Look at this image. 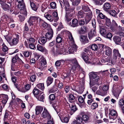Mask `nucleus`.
I'll use <instances>...</instances> for the list:
<instances>
[{
    "instance_id": "6e6d98bb",
    "label": "nucleus",
    "mask_w": 124,
    "mask_h": 124,
    "mask_svg": "<svg viewBox=\"0 0 124 124\" xmlns=\"http://www.w3.org/2000/svg\"><path fill=\"white\" fill-rule=\"evenodd\" d=\"M18 58H19L17 56H15L13 57L12 60V63H18L17 60Z\"/></svg>"
},
{
    "instance_id": "423d86ee",
    "label": "nucleus",
    "mask_w": 124,
    "mask_h": 124,
    "mask_svg": "<svg viewBox=\"0 0 124 124\" xmlns=\"http://www.w3.org/2000/svg\"><path fill=\"white\" fill-rule=\"evenodd\" d=\"M60 3L61 8H63L64 6H65L66 11H73L74 9V8H70V5L69 3L68 2L63 3L62 1H60Z\"/></svg>"
},
{
    "instance_id": "603ef678",
    "label": "nucleus",
    "mask_w": 124,
    "mask_h": 124,
    "mask_svg": "<svg viewBox=\"0 0 124 124\" xmlns=\"http://www.w3.org/2000/svg\"><path fill=\"white\" fill-rule=\"evenodd\" d=\"M109 13L113 16L116 17H117L116 15V13L114 10L110 11L109 12Z\"/></svg>"
},
{
    "instance_id": "6e6552de",
    "label": "nucleus",
    "mask_w": 124,
    "mask_h": 124,
    "mask_svg": "<svg viewBox=\"0 0 124 124\" xmlns=\"http://www.w3.org/2000/svg\"><path fill=\"white\" fill-rule=\"evenodd\" d=\"M40 62L38 66L39 68L41 70H43L45 68V65L46 64V59L44 57H42L40 59Z\"/></svg>"
},
{
    "instance_id": "f3484780",
    "label": "nucleus",
    "mask_w": 124,
    "mask_h": 124,
    "mask_svg": "<svg viewBox=\"0 0 124 124\" xmlns=\"http://www.w3.org/2000/svg\"><path fill=\"white\" fill-rule=\"evenodd\" d=\"M89 31L88 28L85 26L81 27V30L79 31V33L80 34H83Z\"/></svg>"
},
{
    "instance_id": "e2e57ef3",
    "label": "nucleus",
    "mask_w": 124,
    "mask_h": 124,
    "mask_svg": "<svg viewBox=\"0 0 124 124\" xmlns=\"http://www.w3.org/2000/svg\"><path fill=\"white\" fill-rule=\"evenodd\" d=\"M98 105L96 103H93L92 105L91 108L92 109H94L98 107Z\"/></svg>"
},
{
    "instance_id": "b1692460",
    "label": "nucleus",
    "mask_w": 124,
    "mask_h": 124,
    "mask_svg": "<svg viewBox=\"0 0 124 124\" xmlns=\"http://www.w3.org/2000/svg\"><path fill=\"white\" fill-rule=\"evenodd\" d=\"M44 16L50 22H52L54 20L53 17L51 15L47 13H45L44 15Z\"/></svg>"
},
{
    "instance_id": "393cba45",
    "label": "nucleus",
    "mask_w": 124,
    "mask_h": 124,
    "mask_svg": "<svg viewBox=\"0 0 124 124\" xmlns=\"http://www.w3.org/2000/svg\"><path fill=\"white\" fill-rule=\"evenodd\" d=\"M58 88L55 85H54L52 87L50 88L49 90V93H54L57 91Z\"/></svg>"
},
{
    "instance_id": "2f4dec72",
    "label": "nucleus",
    "mask_w": 124,
    "mask_h": 124,
    "mask_svg": "<svg viewBox=\"0 0 124 124\" xmlns=\"http://www.w3.org/2000/svg\"><path fill=\"white\" fill-rule=\"evenodd\" d=\"M82 57L84 61L86 62H88L89 58L88 56L84 52H83L82 53Z\"/></svg>"
},
{
    "instance_id": "13d9d810",
    "label": "nucleus",
    "mask_w": 124,
    "mask_h": 124,
    "mask_svg": "<svg viewBox=\"0 0 124 124\" xmlns=\"http://www.w3.org/2000/svg\"><path fill=\"white\" fill-rule=\"evenodd\" d=\"M20 10V13L23 15L26 16L27 15V13L25 8Z\"/></svg>"
},
{
    "instance_id": "a211bd4d",
    "label": "nucleus",
    "mask_w": 124,
    "mask_h": 124,
    "mask_svg": "<svg viewBox=\"0 0 124 124\" xmlns=\"http://www.w3.org/2000/svg\"><path fill=\"white\" fill-rule=\"evenodd\" d=\"M80 40L82 42V43L85 44L89 43V42L87 39V36L81 35L80 36Z\"/></svg>"
},
{
    "instance_id": "8fccbe9b",
    "label": "nucleus",
    "mask_w": 124,
    "mask_h": 124,
    "mask_svg": "<svg viewBox=\"0 0 124 124\" xmlns=\"http://www.w3.org/2000/svg\"><path fill=\"white\" fill-rule=\"evenodd\" d=\"M19 41L16 39L14 38L12 40V41L10 43V44L11 45H15L18 43Z\"/></svg>"
},
{
    "instance_id": "37998d69",
    "label": "nucleus",
    "mask_w": 124,
    "mask_h": 124,
    "mask_svg": "<svg viewBox=\"0 0 124 124\" xmlns=\"http://www.w3.org/2000/svg\"><path fill=\"white\" fill-rule=\"evenodd\" d=\"M30 5L32 9L35 11H36L38 9V7L36 6L35 3L33 2L30 1Z\"/></svg>"
},
{
    "instance_id": "bf43d9fd",
    "label": "nucleus",
    "mask_w": 124,
    "mask_h": 124,
    "mask_svg": "<svg viewBox=\"0 0 124 124\" xmlns=\"http://www.w3.org/2000/svg\"><path fill=\"white\" fill-rule=\"evenodd\" d=\"M56 41L57 43H60L62 41V39L59 36H57L56 39Z\"/></svg>"
},
{
    "instance_id": "69168bd1",
    "label": "nucleus",
    "mask_w": 124,
    "mask_h": 124,
    "mask_svg": "<svg viewBox=\"0 0 124 124\" xmlns=\"http://www.w3.org/2000/svg\"><path fill=\"white\" fill-rule=\"evenodd\" d=\"M36 79V77L35 75H32L30 78L31 81L32 82H34Z\"/></svg>"
},
{
    "instance_id": "09e8293b",
    "label": "nucleus",
    "mask_w": 124,
    "mask_h": 124,
    "mask_svg": "<svg viewBox=\"0 0 124 124\" xmlns=\"http://www.w3.org/2000/svg\"><path fill=\"white\" fill-rule=\"evenodd\" d=\"M28 42L29 44L36 43L37 41L34 38H30L28 40Z\"/></svg>"
},
{
    "instance_id": "cd10ccee",
    "label": "nucleus",
    "mask_w": 124,
    "mask_h": 124,
    "mask_svg": "<svg viewBox=\"0 0 124 124\" xmlns=\"http://www.w3.org/2000/svg\"><path fill=\"white\" fill-rule=\"evenodd\" d=\"M40 92H42L40 91L36 87H35L34 88L32 92L33 93L35 97H36L40 93Z\"/></svg>"
},
{
    "instance_id": "864d4df0",
    "label": "nucleus",
    "mask_w": 124,
    "mask_h": 124,
    "mask_svg": "<svg viewBox=\"0 0 124 124\" xmlns=\"http://www.w3.org/2000/svg\"><path fill=\"white\" fill-rule=\"evenodd\" d=\"M105 19V20L106 25L108 27L110 26L111 24V22L110 19L107 17Z\"/></svg>"
},
{
    "instance_id": "58836bf2",
    "label": "nucleus",
    "mask_w": 124,
    "mask_h": 124,
    "mask_svg": "<svg viewBox=\"0 0 124 124\" xmlns=\"http://www.w3.org/2000/svg\"><path fill=\"white\" fill-rule=\"evenodd\" d=\"M69 102L72 103L75 101V98L74 95L72 94H70L69 97Z\"/></svg>"
},
{
    "instance_id": "9b49d317",
    "label": "nucleus",
    "mask_w": 124,
    "mask_h": 124,
    "mask_svg": "<svg viewBox=\"0 0 124 124\" xmlns=\"http://www.w3.org/2000/svg\"><path fill=\"white\" fill-rule=\"evenodd\" d=\"M42 117L46 118L47 119H51V116L45 108H44V110L43 113L42 114Z\"/></svg>"
},
{
    "instance_id": "4be33fe9",
    "label": "nucleus",
    "mask_w": 124,
    "mask_h": 124,
    "mask_svg": "<svg viewBox=\"0 0 124 124\" xmlns=\"http://www.w3.org/2000/svg\"><path fill=\"white\" fill-rule=\"evenodd\" d=\"M111 7V5L109 3L106 2L104 4L103 8L105 11H108L110 9Z\"/></svg>"
},
{
    "instance_id": "c85d7f7f",
    "label": "nucleus",
    "mask_w": 124,
    "mask_h": 124,
    "mask_svg": "<svg viewBox=\"0 0 124 124\" xmlns=\"http://www.w3.org/2000/svg\"><path fill=\"white\" fill-rule=\"evenodd\" d=\"M39 20H40L39 23H38L40 25L41 24V26L44 28H47L48 26L47 23L43 21L41 18L39 19Z\"/></svg>"
},
{
    "instance_id": "5fc2aeb1",
    "label": "nucleus",
    "mask_w": 124,
    "mask_h": 124,
    "mask_svg": "<svg viewBox=\"0 0 124 124\" xmlns=\"http://www.w3.org/2000/svg\"><path fill=\"white\" fill-rule=\"evenodd\" d=\"M100 32L101 34L104 37L107 33L106 30L103 28H102L101 29Z\"/></svg>"
},
{
    "instance_id": "f704fd0d",
    "label": "nucleus",
    "mask_w": 124,
    "mask_h": 124,
    "mask_svg": "<svg viewBox=\"0 0 124 124\" xmlns=\"http://www.w3.org/2000/svg\"><path fill=\"white\" fill-rule=\"evenodd\" d=\"M70 106L71 107L70 105H71V111L73 112H74L77 109V108L76 107V106L75 105L74 103H71L70 104Z\"/></svg>"
},
{
    "instance_id": "7c9ffc66",
    "label": "nucleus",
    "mask_w": 124,
    "mask_h": 124,
    "mask_svg": "<svg viewBox=\"0 0 124 124\" xmlns=\"http://www.w3.org/2000/svg\"><path fill=\"white\" fill-rule=\"evenodd\" d=\"M53 81V78L49 76L47 77L46 83L47 86L51 84Z\"/></svg>"
},
{
    "instance_id": "4c0bfd02",
    "label": "nucleus",
    "mask_w": 124,
    "mask_h": 124,
    "mask_svg": "<svg viewBox=\"0 0 124 124\" xmlns=\"http://www.w3.org/2000/svg\"><path fill=\"white\" fill-rule=\"evenodd\" d=\"M3 9L5 11H8L10 9V7L7 4H4L2 6Z\"/></svg>"
},
{
    "instance_id": "c756f323",
    "label": "nucleus",
    "mask_w": 124,
    "mask_h": 124,
    "mask_svg": "<svg viewBox=\"0 0 124 124\" xmlns=\"http://www.w3.org/2000/svg\"><path fill=\"white\" fill-rule=\"evenodd\" d=\"M67 34L68 38L71 41L70 42L71 43H74V40L72 33L69 31H68L67 32Z\"/></svg>"
},
{
    "instance_id": "052dcab7",
    "label": "nucleus",
    "mask_w": 124,
    "mask_h": 124,
    "mask_svg": "<svg viewBox=\"0 0 124 124\" xmlns=\"http://www.w3.org/2000/svg\"><path fill=\"white\" fill-rule=\"evenodd\" d=\"M63 79L68 78H69L70 76V74L69 73H64L63 75Z\"/></svg>"
},
{
    "instance_id": "1a4fd4ad",
    "label": "nucleus",
    "mask_w": 124,
    "mask_h": 124,
    "mask_svg": "<svg viewBox=\"0 0 124 124\" xmlns=\"http://www.w3.org/2000/svg\"><path fill=\"white\" fill-rule=\"evenodd\" d=\"M88 37L90 40H93L95 38L96 35V32L94 29L92 30L88 33Z\"/></svg>"
},
{
    "instance_id": "dca6fc26",
    "label": "nucleus",
    "mask_w": 124,
    "mask_h": 124,
    "mask_svg": "<svg viewBox=\"0 0 124 124\" xmlns=\"http://www.w3.org/2000/svg\"><path fill=\"white\" fill-rule=\"evenodd\" d=\"M0 96L2 98V103L4 104L5 105L8 99V95L6 94H1L0 95Z\"/></svg>"
},
{
    "instance_id": "774afa93",
    "label": "nucleus",
    "mask_w": 124,
    "mask_h": 124,
    "mask_svg": "<svg viewBox=\"0 0 124 124\" xmlns=\"http://www.w3.org/2000/svg\"><path fill=\"white\" fill-rule=\"evenodd\" d=\"M91 48L93 50H96L98 48V47L96 45L94 44L92 45Z\"/></svg>"
},
{
    "instance_id": "20e7f679",
    "label": "nucleus",
    "mask_w": 124,
    "mask_h": 124,
    "mask_svg": "<svg viewBox=\"0 0 124 124\" xmlns=\"http://www.w3.org/2000/svg\"><path fill=\"white\" fill-rule=\"evenodd\" d=\"M40 19V18L38 16H31L28 22L30 26L31 25H35L37 23H39L38 21L39 20V22L40 20L39 19Z\"/></svg>"
},
{
    "instance_id": "473e14b6",
    "label": "nucleus",
    "mask_w": 124,
    "mask_h": 124,
    "mask_svg": "<svg viewBox=\"0 0 124 124\" xmlns=\"http://www.w3.org/2000/svg\"><path fill=\"white\" fill-rule=\"evenodd\" d=\"M76 121L78 124H80L82 122L83 120L81 115H80V113L76 117Z\"/></svg>"
},
{
    "instance_id": "4d7b16f0",
    "label": "nucleus",
    "mask_w": 124,
    "mask_h": 124,
    "mask_svg": "<svg viewBox=\"0 0 124 124\" xmlns=\"http://www.w3.org/2000/svg\"><path fill=\"white\" fill-rule=\"evenodd\" d=\"M36 43L29 44V47L30 49L33 50H35L36 48L35 46V44Z\"/></svg>"
},
{
    "instance_id": "0eeeda50",
    "label": "nucleus",
    "mask_w": 124,
    "mask_h": 124,
    "mask_svg": "<svg viewBox=\"0 0 124 124\" xmlns=\"http://www.w3.org/2000/svg\"><path fill=\"white\" fill-rule=\"evenodd\" d=\"M73 11H66L65 19L66 21L68 22L70 21L73 18Z\"/></svg>"
},
{
    "instance_id": "4468645a",
    "label": "nucleus",
    "mask_w": 124,
    "mask_h": 124,
    "mask_svg": "<svg viewBox=\"0 0 124 124\" xmlns=\"http://www.w3.org/2000/svg\"><path fill=\"white\" fill-rule=\"evenodd\" d=\"M37 50L42 52H44L45 54H47L48 51L44 46L38 44L37 46Z\"/></svg>"
},
{
    "instance_id": "e433bc0d",
    "label": "nucleus",
    "mask_w": 124,
    "mask_h": 124,
    "mask_svg": "<svg viewBox=\"0 0 124 124\" xmlns=\"http://www.w3.org/2000/svg\"><path fill=\"white\" fill-rule=\"evenodd\" d=\"M2 50L3 51L4 53H5V54H3L2 55L3 56L6 53H8V47L6 46L4 44V43L2 45Z\"/></svg>"
},
{
    "instance_id": "338daca9",
    "label": "nucleus",
    "mask_w": 124,
    "mask_h": 124,
    "mask_svg": "<svg viewBox=\"0 0 124 124\" xmlns=\"http://www.w3.org/2000/svg\"><path fill=\"white\" fill-rule=\"evenodd\" d=\"M73 43H71V44L70 45V46L71 48L73 49H75V51L77 48V46L75 44H74Z\"/></svg>"
},
{
    "instance_id": "c9c22d12",
    "label": "nucleus",
    "mask_w": 124,
    "mask_h": 124,
    "mask_svg": "<svg viewBox=\"0 0 124 124\" xmlns=\"http://www.w3.org/2000/svg\"><path fill=\"white\" fill-rule=\"evenodd\" d=\"M78 21L76 19H73L72 21V24L71 26L75 27L78 26Z\"/></svg>"
},
{
    "instance_id": "bb28decb",
    "label": "nucleus",
    "mask_w": 124,
    "mask_h": 124,
    "mask_svg": "<svg viewBox=\"0 0 124 124\" xmlns=\"http://www.w3.org/2000/svg\"><path fill=\"white\" fill-rule=\"evenodd\" d=\"M43 108L40 106H37L35 108L36 114L38 115L41 113L43 110Z\"/></svg>"
},
{
    "instance_id": "79ce46f5",
    "label": "nucleus",
    "mask_w": 124,
    "mask_h": 124,
    "mask_svg": "<svg viewBox=\"0 0 124 124\" xmlns=\"http://www.w3.org/2000/svg\"><path fill=\"white\" fill-rule=\"evenodd\" d=\"M82 9L83 11L85 12H88L90 11V9L88 6L84 5L82 6Z\"/></svg>"
},
{
    "instance_id": "3c124183",
    "label": "nucleus",
    "mask_w": 124,
    "mask_h": 124,
    "mask_svg": "<svg viewBox=\"0 0 124 124\" xmlns=\"http://www.w3.org/2000/svg\"><path fill=\"white\" fill-rule=\"evenodd\" d=\"M81 0H73L72 2V5L74 6H76L80 3Z\"/></svg>"
},
{
    "instance_id": "f03ea898",
    "label": "nucleus",
    "mask_w": 124,
    "mask_h": 124,
    "mask_svg": "<svg viewBox=\"0 0 124 124\" xmlns=\"http://www.w3.org/2000/svg\"><path fill=\"white\" fill-rule=\"evenodd\" d=\"M113 56L112 58L111 62L112 64H114L116 62L117 59V57H121V55L119 53L118 49H114L113 50Z\"/></svg>"
},
{
    "instance_id": "c03bdc74",
    "label": "nucleus",
    "mask_w": 124,
    "mask_h": 124,
    "mask_svg": "<svg viewBox=\"0 0 124 124\" xmlns=\"http://www.w3.org/2000/svg\"><path fill=\"white\" fill-rule=\"evenodd\" d=\"M53 15L54 21L56 22L57 21L59 18L57 13L56 12H54L53 13Z\"/></svg>"
},
{
    "instance_id": "49530a36",
    "label": "nucleus",
    "mask_w": 124,
    "mask_h": 124,
    "mask_svg": "<svg viewBox=\"0 0 124 124\" xmlns=\"http://www.w3.org/2000/svg\"><path fill=\"white\" fill-rule=\"evenodd\" d=\"M18 8L20 10H22L25 8L24 2L18 4Z\"/></svg>"
},
{
    "instance_id": "5701e85b",
    "label": "nucleus",
    "mask_w": 124,
    "mask_h": 124,
    "mask_svg": "<svg viewBox=\"0 0 124 124\" xmlns=\"http://www.w3.org/2000/svg\"><path fill=\"white\" fill-rule=\"evenodd\" d=\"M19 67V64L18 63H12L11 66V70L12 71H15L17 70L18 68Z\"/></svg>"
},
{
    "instance_id": "39448f33",
    "label": "nucleus",
    "mask_w": 124,
    "mask_h": 124,
    "mask_svg": "<svg viewBox=\"0 0 124 124\" xmlns=\"http://www.w3.org/2000/svg\"><path fill=\"white\" fill-rule=\"evenodd\" d=\"M109 115L110 122L112 123L117 118L118 115L117 112L113 109L110 111L109 113Z\"/></svg>"
},
{
    "instance_id": "412c9836",
    "label": "nucleus",
    "mask_w": 124,
    "mask_h": 124,
    "mask_svg": "<svg viewBox=\"0 0 124 124\" xmlns=\"http://www.w3.org/2000/svg\"><path fill=\"white\" fill-rule=\"evenodd\" d=\"M47 41V39L44 37H40L38 41V42L42 45H44Z\"/></svg>"
},
{
    "instance_id": "a19ab883",
    "label": "nucleus",
    "mask_w": 124,
    "mask_h": 124,
    "mask_svg": "<svg viewBox=\"0 0 124 124\" xmlns=\"http://www.w3.org/2000/svg\"><path fill=\"white\" fill-rule=\"evenodd\" d=\"M36 86L38 88L43 91L45 88L44 84L43 83H39Z\"/></svg>"
},
{
    "instance_id": "a878e982",
    "label": "nucleus",
    "mask_w": 124,
    "mask_h": 124,
    "mask_svg": "<svg viewBox=\"0 0 124 124\" xmlns=\"http://www.w3.org/2000/svg\"><path fill=\"white\" fill-rule=\"evenodd\" d=\"M114 41L117 44H119L120 43L121 39L119 37L117 36H115L113 38Z\"/></svg>"
},
{
    "instance_id": "2eb2a0df",
    "label": "nucleus",
    "mask_w": 124,
    "mask_h": 124,
    "mask_svg": "<svg viewBox=\"0 0 124 124\" xmlns=\"http://www.w3.org/2000/svg\"><path fill=\"white\" fill-rule=\"evenodd\" d=\"M53 30L51 29L49 32L47 33L45 35L47 39H48L49 40L51 39L53 37Z\"/></svg>"
},
{
    "instance_id": "f257e3e1",
    "label": "nucleus",
    "mask_w": 124,
    "mask_h": 124,
    "mask_svg": "<svg viewBox=\"0 0 124 124\" xmlns=\"http://www.w3.org/2000/svg\"><path fill=\"white\" fill-rule=\"evenodd\" d=\"M85 16H86L85 18L86 23H87L91 19L92 16V13L90 11L86 13L81 10L78 11L77 14L78 18V19L80 18H83Z\"/></svg>"
},
{
    "instance_id": "ea45409f",
    "label": "nucleus",
    "mask_w": 124,
    "mask_h": 124,
    "mask_svg": "<svg viewBox=\"0 0 124 124\" xmlns=\"http://www.w3.org/2000/svg\"><path fill=\"white\" fill-rule=\"evenodd\" d=\"M31 86L29 84H27L25 85V88H23L22 89V92H25L27 91L30 88Z\"/></svg>"
},
{
    "instance_id": "f8f14e48",
    "label": "nucleus",
    "mask_w": 124,
    "mask_h": 124,
    "mask_svg": "<svg viewBox=\"0 0 124 124\" xmlns=\"http://www.w3.org/2000/svg\"><path fill=\"white\" fill-rule=\"evenodd\" d=\"M83 120L85 123L88 122L89 121V117L87 115L85 114L84 112H82L80 113Z\"/></svg>"
},
{
    "instance_id": "7ed1b4c3",
    "label": "nucleus",
    "mask_w": 124,
    "mask_h": 124,
    "mask_svg": "<svg viewBox=\"0 0 124 124\" xmlns=\"http://www.w3.org/2000/svg\"><path fill=\"white\" fill-rule=\"evenodd\" d=\"M69 62L72 65L71 68L70 69V71L71 70L74 71L80 68V66L78 64L76 58L70 60Z\"/></svg>"
},
{
    "instance_id": "de8ad7c7",
    "label": "nucleus",
    "mask_w": 124,
    "mask_h": 124,
    "mask_svg": "<svg viewBox=\"0 0 124 124\" xmlns=\"http://www.w3.org/2000/svg\"><path fill=\"white\" fill-rule=\"evenodd\" d=\"M123 89V87L122 86H120L117 88L115 91V92L117 94L119 95Z\"/></svg>"
},
{
    "instance_id": "680f3d73",
    "label": "nucleus",
    "mask_w": 124,
    "mask_h": 124,
    "mask_svg": "<svg viewBox=\"0 0 124 124\" xmlns=\"http://www.w3.org/2000/svg\"><path fill=\"white\" fill-rule=\"evenodd\" d=\"M22 53L23 54L25 57H29L30 54V53L27 51H23Z\"/></svg>"
},
{
    "instance_id": "6ab92c4d",
    "label": "nucleus",
    "mask_w": 124,
    "mask_h": 124,
    "mask_svg": "<svg viewBox=\"0 0 124 124\" xmlns=\"http://www.w3.org/2000/svg\"><path fill=\"white\" fill-rule=\"evenodd\" d=\"M45 95L43 92H40L39 94L35 97L39 100L42 102H44L45 98Z\"/></svg>"
},
{
    "instance_id": "ddd939ff",
    "label": "nucleus",
    "mask_w": 124,
    "mask_h": 124,
    "mask_svg": "<svg viewBox=\"0 0 124 124\" xmlns=\"http://www.w3.org/2000/svg\"><path fill=\"white\" fill-rule=\"evenodd\" d=\"M105 49V54L108 56H111L112 55V49L109 47L105 46L104 47Z\"/></svg>"
},
{
    "instance_id": "9d476101",
    "label": "nucleus",
    "mask_w": 124,
    "mask_h": 124,
    "mask_svg": "<svg viewBox=\"0 0 124 124\" xmlns=\"http://www.w3.org/2000/svg\"><path fill=\"white\" fill-rule=\"evenodd\" d=\"M90 74L91 75V76L93 79H95L94 81L95 84H98V82L99 81V77L97 75L98 73L97 72H92L90 73Z\"/></svg>"
},
{
    "instance_id": "aec40b11",
    "label": "nucleus",
    "mask_w": 124,
    "mask_h": 124,
    "mask_svg": "<svg viewBox=\"0 0 124 124\" xmlns=\"http://www.w3.org/2000/svg\"><path fill=\"white\" fill-rule=\"evenodd\" d=\"M58 116L61 120V121L63 123H68L69 120V118L67 117H66L65 115H64L63 116H62L61 114L60 113L58 114Z\"/></svg>"
},
{
    "instance_id": "0e129e2a",
    "label": "nucleus",
    "mask_w": 124,
    "mask_h": 124,
    "mask_svg": "<svg viewBox=\"0 0 124 124\" xmlns=\"http://www.w3.org/2000/svg\"><path fill=\"white\" fill-rule=\"evenodd\" d=\"M51 8L52 9H55L56 8V4L54 2H52L50 4Z\"/></svg>"
},
{
    "instance_id": "a18cd8bd",
    "label": "nucleus",
    "mask_w": 124,
    "mask_h": 124,
    "mask_svg": "<svg viewBox=\"0 0 124 124\" xmlns=\"http://www.w3.org/2000/svg\"><path fill=\"white\" fill-rule=\"evenodd\" d=\"M95 1L96 5H101L106 0H93Z\"/></svg>"
},
{
    "instance_id": "72a5a7b5",
    "label": "nucleus",
    "mask_w": 124,
    "mask_h": 124,
    "mask_svg": "<svg viewBox=\"0 0 124 124\" xmlns=\"http://www.w3.org/2000/svg\"><path fill=\"white\" fill-rule=\"evenodd\" d=\"M52 105L53 108L56 112L57 114H58L60 111V108L59 107V106H58L57 105V104L55 103H54Z\"/></svg>"
}]
</instances>
